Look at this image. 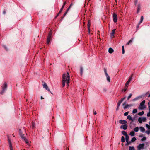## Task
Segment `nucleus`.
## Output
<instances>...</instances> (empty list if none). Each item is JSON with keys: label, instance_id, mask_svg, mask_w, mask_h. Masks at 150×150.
Masks as SVG:
<instances>
[{"label": "nucleus", "instance_id": "nucleus-1", "mask_svg": "<svg viewBox=\"0 0 150 150\" xmlns=\"http://www.w3.org/2000/svg\"><path fill=\"white\" fill-rule=\"evenodd\" d=\"M7 85L6 82H5L1 86L2 90L0 92V94L2 95L4 93L5 90L7 88Z\"/></svg>", "mask_w": 150, "mask_h": 150}, {"label": "nucleus", "instance_id": "nucleus-2", "mask_svg": "<svg viewBox=\"0 0 150 150\" xmlns=\"http://www.w3.org/2000/svg\"><path fill=\"white\" fill-rule=\"evenodd\" d=\"M66 75L67 74H66L65 73H64L62 76V87H64L65 84V82H66Z\"/></svg>", "mask_w": 150, "mask_h": 150}, {"label": "nucleus", "instance_id": "nucleus-3", "mask_svg": "<svg viewBox=\"0 0 150 150\" xmlns=\"http://www.w3.org/2000/svg\"><path fill=\"white\" fill-rule=\"evenodd\" d=\"M19 134L22 139L25 141V142L27 144H28V141L26 138L24 137V134H23L20 129L19 130Z\"/></svg>", "mask_w": 150, "mask_h": 150}, {"label": "nucleus", "instance_id": "nucleus-4", "mask_svg": "<svg viewBox=\"0 0 150 150\" xmlns=\"http://www.w3.org/2000/svg\"><path fill=\"white\" fill-rule=\"evenodd\" d=\"M145 102V100H143L142 102H141L140 103V105L139 107V108L140 109H143L145 108V107L144 106V104Z\"/></svg>", "mask_w": 150, "mask_h": 150}, {"label": "nucleus", "instance_id": "nucleus-5", "mask_svg": "<svg viewBox=\"0 0 150 150\" xmlns=\"http://www.w3.org/2000/svg\"><path fill=\"white\" fill-rule=\"evenodd\" d=\"M42 84L43 85V86L44 88H45L46 90H47L48 91L51 92L50 91V90L48 88L47 85L45 82L42 81Z\"/></svg>", "mask_w": 150, "mask_h": 150}, {"label": "nucleus", "instance_id": "nucleus-6", "mask_svg": "<svg viewBox=\"0 0 150 150\" xmlns=\"http://www.w3.org/2000/svg\"><path fill=\"white\" fill-rule=\"evenodd\" d=\"M70 76L69 73L67 72L66 75V83L67 86H68L69 83Z\"/></svg>", "mask_w": 150, "mask_h": 150}, {"label": "nucleus", "instance_id": "nucleus-7", "mask_svg": "<svg viewBox=\"0 0 150 150\" xmlns=\"http://www.w3.org/2000/svg\"><path fill=\"white\" fill-rule=\"evenodd\" d=\"M8 142L9 147L10 148V150H13L12 145L11 143V140L10 139L9 137L8 136Z\"/></svg>", "mask_w": 150, "mask_h": 150}, {"label": "nucleus", "instance_id": "nucleus-8", "mask_svg": "<svg viewBox=\"0 0 150 150\" xmlns=\"http://www.w3.org/2000/svg\"><path fill=\"white\" fill-rule=\"evenodd\" d=\"M113 21L115 23H116L117 21V16L116 14L115 13L113 14Z\"/></svg>", "mask_w": 150, "mask_h": 150}, {"label": "nucleus", "instance_id": "nucleus-9", "mask_svg": "<svg viewBox=\"0 0 150 150\" xmlns=\"http://www.w3.org/2000/svg\"><path fill=\"white\" fill-rule=\"evenodd\" d=\"M132 76H133V75L132 74L130 76L128 81H127V82H126V83L125 84V87H126L129 84V83L131 81V80L132 79Z\"/></svg>", "mask_w": 150, "mask_h": 150}, {"label": "nucleus", "instance_id": "nucleus-10", "mask_svg": "<svg viewBox=\"0 0 150 150\" xmlns=\"http://www.w3.org/2000/svg\"><path fill=\"white\" fill-rule=\"evenodd\" d=\"M144 143L140 144L137 147L138 150H140L141 149H143L144 148Z\"/></svg>", "mask_w": 150, "mask_h": 150}, {"label": "nucleus", "instance_id": "nucleus-11", "mask_svg": "<svg viewBox=\"0 0 150 150\" xmlns=\"http://www.w3.org/2000/svg\"><path fill=\"white\" fill-rule=\"evenodd\" d=\"M127 124L123 125H121L120 127V128H122L123 129L125 130H126L127 128Z\"/></svg>", "mask_w": 150, "mask_h": 150}, {"label": "nucleus", "instance_id": "nucleus-12", "mask_svg": "<svg viewBox=\"0 0 150 150\" xmlns=\"http://www.w3.org/2000/svg\"><path fill=\"white\" fill-rule=\"evenodd\" d=\"M119 122L122 125H125L127 124V122L124 120H119Z\"/></svg>", "mask_w": 150, "mask_h": 150}, {"label": "nucleus", "instance_id": "nucleus-13", "mask_svg": "<svg viewBox=\"0 0 150 150\" xmlns=\"http://www.w3.org/2000/svg\"><path fill=\"white\" fill-rule=\"evenodd\" d=\"M142 96H139L138 97H136V98L132 100V101H135L137 100H138L139 98H142Z\"/></svg>", "mask_w": 150, "mask_h": 150}, {"label": "nucleus", "instance_id": "nucleus-14", "mask_svg": "<svg viewBox=\"0 0 150 150\" xmlns=\"http://www.w3.org/2000/svg\"><path fill=\"white\" fill-rule=\"evenodd\" d=\"M115 31V29H114L112 30V32H111V33H110L111 37L114 36Z\"/></svg>", "mask_w": 150, "mask_h": 150}, {"label": "nucleus", "instance_id": "nucleus-15", "mask_svg": "<svg viewBox=\"0 0 150 150\" xmlns=\"http://www.w3.org/2000/svg\"><path fill=\"white\" fill-rule=\"evenodd\" d=\"M83 69L81 66L80 67V73L81 74V76H82V75L83 74Z\"/></svg>", "mask_w": 150, "mask_h": 150}, {"label": "nucleus", "instance_id": "nucleus-16", "mask_svg": "<svg viewBox=\"0 0 150 150\" xmlns=\"http://www.w3.org/2000/svg\"><path fill=\"white\" fill-rule=\"evenodd\" d=\"M133 105L132 104H130V105H128L127 104L124 107V109H126L128 107H130L132 106Z\"/></svg>", "mask_w": 150, "mask_h": 150}, {"label": "nucleus", "instance_id": "nucleus-17", "mask_svg": "<svg viewBox=\"0 0 150 150\" xmlns=\"http://www.w3.org/2000/svg\"><path fill=\"white\" fill-rule=\"evenodd\" d=\"M127 119L129 120L132 121H133V119H132V117L130 115L127 116Z\"/></svg>", "mask_w": 150, "mask_h": 150}, {"label": "nucleus", "instance_id": "nucleus-18", "mask_svg": "<svg viewBox=\"0 0 150 150\" xmlns=\"http://www.w3.org/2000/svg\"><path fill=\"white\" fill-rule=\"evenodd\" d=\"M51 38L47 37V44H48L49 43L50 41L51 40Z\"/></svg>", "mask_w": 150, "mask_h": 150}, {"label": "nucleus", "instance_id": "nucleus-19", "mask_svg": "<svg viewBox=\"0 0 150 150\" xmlns=\"http://www.w3.org/2000/svg\"><path fill=\"white\" fill-rule=\"evenodd\" d=\"M113 51H114V50L112 48H110L109 49L108 52L109 53H112V52H113Z\"/></svg>", "mask_w": 150, "mask_h": 150}, {"label": "nucleus", "instance_id": "nucleus-20", "mask_svg": "<svg viewBox=\"0 0 150 150\" xmlns=\"http://www.w3.org/2000/svg\"><path fill=\"white\" fill-rule=\"evenodd\" d=\"M106 77L108 81L109 82H110V78L109 76L108 75V74H107L106 75Z\"/></svg>", "mask_w": 150, "mask_h": 150}, {"label": "nucleus", "instance_id": "nucleus-21", "mask_svg": "<svg viewBox=\"0 0 150 150\" xmlns=\"http://www.w3.org/2000/svg\"><path fill=\"white\" fill-rule=\"evenodd\" d=\"M143 16H141L140 21L138 23L139 25H140L143 21Z\"/></svg>", "mask_w": 150, "mask_h": 150}, {"label": "nucleus", "instance_id": "nucleus-22", "mask_svg": "<svg viewBox=\"0 0 150 150\" xmlns=\"http://www.w3.org/2000/svg\"><path fill=\"white\" fill-rule=\"evenodd\" d=\"M135 135V133L134 131H131L129 134V135H131V136H133Z\"/></svg>", "mask_w": 150, "mask_h": 150}, {"label": "nucleus", "instance_id": "nucleus-23", "mask_svg": "<svg viewBox=\"0 0 150 150\" xmlns=\"http://www.w3.org/2000/svg\"><path fill=\"white\" fill-rule=\"evenodd\" d=\"M139 128H140V131L141 132H144V131L145 130V129L143 127H140Z\"/></svg>", "mask_w": 150, "mask_h": 150}, {"label": "nucleus", "instance_id": "nucleus-24", "mask_svg": "<svg viewBox=\"0 0 150 150\" xmlns=\"http://www.w3.org/2000/svg\"><path fill=\"white\" fill-rule=\"evenodd\" d=\"M125 139L126 142H127L129 139V137L128 135L125 136Z\"/></svg>", "mask_w": 150, "mask_h": 150}, {"label": "nucleus", "instance_id": "nucleus-25", "mask_svg": "<svg viewBox=\"0 0 150 150\" xmlns=\"http://www.w3.org/2000/svg\"><path fill=\"white\" fill-rule=\"evenodd\" d=\"M73 4L72 3H71L70 4L69 6V7H68V8H67V9L66 11H69V10H70V9L71 7L73 6Z\"/></svg>", "mask_w": 150, "mask_h": 150}, {"label": "nucleus", "instance_id": "nucleus-26", "mask_svg": "<svg viewBox=\"0 0 150 150\" xmlns=\"http://www.w3.org/2000/svg\"><path fill=\"white\" fill-rule=\"evenodd\" d=\"M122 134L124 136H126L127 135L126 132L125 131H123L122 132Z\"/></svg>", "mask_w": 150, "mask_h": 150}, {"label": "nucleus", "instance_id": "nucleus-27", "mask_svg": "<svg viewBox=\"0 0 150 150\" xmlns=\"http://www.w3.org/2000/svg\"><path fill=\"white\" fill-rule=\"evenodd\" d=\"M134 131L135 132H137L139 130V128L138 127H136L134 129Z\"/></svg>", "mask_w": 150, "mask_h": 150}, {"label": "nucleus", "instance_id": "nucleus-28", "mask_svg": "<svg viewBox=\"0 0 150 150\" xmlns=\"http://www.w3.org/2000/svg\"><path fill=\"white\" fill-rule=\"evenodd\" d=\"M121 141L122 142H125V138L124 136H122L121 139Z\"/></svg>", "mask_w": 150, "mask_h": 150}, {"label": "nucleus", "instance_id": "nucleus-29", "mask_svg": "<svg viewBox=\"0 0 150 150\" xmlns=\"http://www.w3.org/2000/svg\"><path fill=\"white\" fill-rule=\"evenodd\" d=\"M142 117H139L138 118V121L140 123H142Z\"/></svg>", "mask_w": 150, "mask_h": 150}, {"label": "nucleus", "instance_id": "nucleus-30", "mask_svg": "<svg viewBox=\"0 0 150 150\" xmlns=\"http://www.w3.org/2000/svg\"><path fill=\"white\" fill-rule=\"evenodd\" d=\"M52 34V31L51 30H50V32H49V34H48V37H49L51 38V37Z\"/></svg>", "mask_w": 150, "mask_h": 150}, {"label": "nucleus", "instance_id": "nucleus-31", "mask_svg": "<svg viewBox=\"0 0 150 150\" xmlns=\"http://www.w3.org/2000/svg\"><path fill=\"white\" fill-rule=\"evenodd\" d=\"M144 112L142 111L138 113V114L139 116H142L144 114Z\"/></svg>", "mask_w": 150, "mask_h": 150}, {"label": "nucleus", "instance_id": "nucleus-32", "mask_svg": "<svg viewBox=\"0 0 150 150\" xmlns=\"http://www.w3.org/2000/svg\"><path fill=\"white\" fill-rule=\"evenodd\" d=\"M129 150H135V149L133 146H129Z\"/></svg>", "mask_w": 150, "mask_h": 150}, {"label": "nucleus", "instance_id": "nucleus-33", "mask_svg": "<svg viewBox=\"0 0 150 150\" xmlns=\"http://www.w3.org/2000/svg\"><path fill=\"white\" fill-rule=\"evenodd\" d=\"M137 109H134L133 110L132 112L134 114L136 113L137 112Z\"/></svg>", "mask_w": 150, "mask_h": 150}, {"label": "nucleus", "instance_id": "nucleus-34", "mask_svg": "<svg viewBox=\"0 0 150 150\" xmlns=\"http://www.w3.org/2000/svg\"><path fill=\"white\" fill-rule=\"evenodd\" d=\"M136 140V139L135 137L132 138L131 139V141L132 142L135 141Z\"/></svg>", "mask_w": 150, "mask_h": 150}, {"label": "nucleus", "instance_id": "nucleus-35", "mask_svg": "<svg viewBox=\"0 0 150 150\" xmlns=\"http://www.w3.org/2000/svg\"><path fill=\"white\" fill-rule=\"evenodd\" d=\"M146 127L148 129H150V126L148 124L146 125Z\"/></svg>", "mask_w": 150, "mask_h": 150}, {"label": "nucleus", "instance_id": "nucleus-36", "mask_svg": "<svg viewBox=\"0 0 150 150\" xmlns=\"http://www.w3.org/2000/svg\"><path fill=\"white\" fill-rule=\"evenodd\" d=\"M132 42V39H131L129 41H128L127 43V45H129V44Z\"/></svg>", "mask_w": 150, "mask_h": 150}, {"label": "nucleus", "instance_id": "nucleus-37", "mask_svg": "<svg viewBox=\"0 0 150 150\" xmlns=\"http://www.w3.org/2000/svg\"><path fill=\"white\" fill-rule=\"evenodd\" d=\"M122 54H123L125 53V50L124 46H122Z\"/></svg>", "mask_w": 150, "mask_h": 150}, {"label": "nucleus", "instance_id": "nucleus-38", "mask_svg": "<svg viewBox=\"0 0 150 150\" xmlns=\"http://www.w3.org/2000/svg\"><path fill=\"white\" fill-rule=\"evenodd\" d=\"M132 94L131 93L130 94L129 96L127 97V100H129L130 98L131 97Z\"/></svg>", "mask_w": 150, "mask_h": 150}, {"label": "nucleus", "instance_id": "nucleus-39", "mask_svg": "<svg viewBox=\"0 0 150 150\" xmlns=\"http://www.w3.org/2000/svg\"><path fill=\"white\" fill-rule=\"evenodd\" d=\"M142 121L143 122H145L146 120V117H142Z\"/></svg>", "mask_w": 150, "mask_h": 150}, {"label": "nucleus", "instance_id": "nucleus-40", "mask_svg": "<svg viewBox=\"0 0 150 150\" xmlns=\"http://www.w3.org/2000/svg\"><path fill=\"white\" fill-rule=\"evenodd\" d=\"M140 5L139 4L138 5V8H137V13L139 12L140 10Z\"/></svg>", "mask_w": 150, "mask_h": 150}, {"label": "nucleus", "instance_id": "nucleus-41", "mask_svg": "<svg viewBox=\"0 0 150 150\" xmlns=\"http://www.w3.org/2000/svg\"><path fill=\"white\" fill-rule=\"evenodd\" d=\"M146 133L148 135L150 134V129L149 130H147L146 131Z\"/></svg>", "mask_w": 150, "mask_h": 150}, {"label": "nucleus", "instance_id": "nucleus-42", "mask_svg": "<svg viewBox=\"0 0 150 150\" xmlns=\"http://www.w3.org/2000/svg\"><path fill=\"white\" fill-rule=\"evenodd\" d=\"M129 113V112H128V111L127 112H125L124 113V115L125 116H127L128 115Z\"/></svg>", "mask_w": 150, "mask_h": 150}, {"label": "nucleus", "instance_id": "nucleus-43", "mask_svg": "<svg viewBox=\"0 0 150 150\" xmlns=\"http://www.w3.org/2000/svg\"><path fill=\"white\" fill-rule=\"evenodd\" d=\"M67 3V1H65L63 4L62 6H63V7H64L65 5Z\"/></svg>", "mask_w": 150, "mask_h": 150}, {"label": "nucleus", "instance_id": "nucleus-44", "mask_svg": "<svg viewBox=\"0 0 150 150\" xmlns=\"http://www.w3.org/2000/svg\"><path fill=\"white\" fill-rule=\"evenodd\" d=\"M126 96H125L124 98H122L120 100L122 101V102H123L124 100V99L126 98Z\"/></svg>", "mask_w": 150, "mask_h": 150}, {"label": "nucleus", "instance_id": "nucleus-45", "mask_svg": "<svg viewBox=\"0 0 150 150\" xmlns=\"http://www.w3.org/2000/svg\"><path fill=\"white\" fill-rule=\"evenodd\" d=\"M35 127V123L33 122L32 124V128H33Z\"/></svg>", "mask_w": 150, "mask_h": 150}, {"label": "nucleus", "instance_id": "nucleus-46", "mask_svg": "<svg viewBox=\"0 0 150 150\" xmlns=\"http://www.w3.org/2000/svg\"><path fill=\"white\" fill-rule=\"evenodd\" d=\"M131 142H131V141H128V142H127L126 145H127L130 144V143H131Z\"/></svg>", "mask_w": 150, "mask_h": 150}, {"label": "nucleus", "instance_id": "nucleus-47", "mask_svg": "<svg viewBox=\"0 0 150 150\" xmlns=\"http://www.w3.org/2000/svg\"><path fill=\"white\" fill-rule=\"evenodd\" d=\"M122 101H121V100H120L119 102H118L117 103V104L118 105H120V104L122 102Z\"/></svg>", "mask_w": 150, "mask_h": 150}, {"label": "nucleus", "instance_id": "nucleus-48", "mask_svg": "<svg viewBox=\"0 0 150 150\" xmlns=\"http://www.w3.org/2000/svg\"><path fill=\"white\" fill-rule=\"evenodd\" d=\"M127 88L125 86V88H124V89H123L122 91V92H125V91H126L127 89Z\"/></svg>", "mask_w": 150, "mask_h": 150}, {"label": "nucleus", "instance_id": "nucleus-49", "mask_svg": "<svg viewBox=\"0 0 150 150\" xmlns=\"http://www.w3.org/2000/svg\"><path fill=\"white\" fill-rule=\"evenodd\" d=\"M68 11H66V12H65V13L64 14L63 16V17H65V16H66V15L67 13H68Z\"/></svg>", "mask_w": 150, "mask_h": 150}, {"label": "nucleus", "instance_id": "nucleus-50", "mask_svg": "<svg viewBox=\"0 0 150 150\" xmlns=\"http://www.w3.org/2000/svg\"><path fill=\"white\" fill-rule=\"evenodd\" d=\"M68 11H66V12H65V13L64 14L63 16V17H65V16H66V15L67 13H68Z\"/></svg>", "mask_w": 150, "mask_h": 150}, {"label": "nucleus", "instance_id": "nucleus-51", "mask_svg": "<svg viewBox=\"0 0 150 150\" xmlns=\"http://www.w3.org/2000/svg\"><path fill=\"white\" fill-rule=\"evenodd\" d=\"M120 106V105H118V104H117V107L116 109V110L117 111L118 110L119 108V107Z\"/></svg>", "mask_w": 150, "mask_h": 150}, {"label": "nucleus", "instance_id": "nucleus-52", "mask_svg": "<svg viewBox=\"0 0 150 150\" xmlns=\"http://www.w3.org/2000/svg\"><path fill=\"white\" fill-rule=\"evenodd\" d=\"M146 139V137H143V138H142V139H141V140L142 141H144V140H145Z\"/></svg>", "mask_w": 150, "mask_h": 150}, {"label": "nucleus", "instance_id": "nucleus-53", "mask_svg": "<svg viewBox=\"0 0 150 150\" xmlns=\"http://www.w3.org/2000/svg\"><path fill=\"white\" fill-rule=\"evenodd\" d=\"M104 72H105V75H107V74H108L107 72V71L105 69H104Z\"/></svg>", "mask_w": 150, "mask_h": 150}, {"label": "nucleus", "instance_id": "nucleus-54", "mask_svg": "<svg viewBox=\"0 0 150 150\" xmlns=\"http://www.w3.org/2000/svg\"><path fill=\"white\" fill-rule=\"evenodd\" d=\"M149 107V110H150V100L148 103Z\"/></svg>", "mask_w": 150, "mask_h": 150}, {"label": "nucleus", "instance_id": "nucleus-55", "mask_svg": "<svg viewBox=\"0 0 150 150\" xmlns=\"http://www.w3.org/2000/svg\"><path fill=\"white\" fill-rule=\"evenodd\" d=\"M150 110L149 112L147 114V116L148 117H150V110Z\"/></svg>", "mask_w": 150, "mask_h": 150}, {"label": "nucleus", "instance_id": "nucleus-56", "mask_svg": "<svg viewBox=\"0 0 150 150\" xmlns=\"http://www.w3.org/2000/svg\"><path fill=\"white\" fill-rule=\"evenodd\" d=\"M3 47L6 50H7V48L6 47V46L5 45H3Z\"/></svg>", "mask_w": 150, "mask_h": 150}, {"label": "nucleus", "instance_id": "nucleus-57", "mask_svg": "<svg viewBox=\"0 0 150 150\" xmlns=\"http://www.w3.org/2000/svg\"><path fill=\"white\" fill-rule=\"evenodd\" d=\"M139 25V23H138V25L137 26H136V28H137V30H138V28H139V25Z\"/></svg>", "mask_w": 150, "mask_h": 150}, {"label": "nucleus", "instance_id": "nucleus-58", "mask_svg": "<svg viewBox=\"0 0 150 150\" xmlns=\"http://www.w3.org/2000/svg\"><path fill=\"white\" fill-rule=\"evenodd\" d=\"M138 0H134V3L136 5L137 3Z\"/></svg>", "mask_w": 150, "mask_h": 150}, {"label": "nucleus", "instance_id": "nucleus-59", "mask_svg": "<svg viewBox=\"0 0 150 150\" xmlns=\"http://www.w3.org/2000/svg\"><path fill=\"white\" fill-rule=\"evenodd\" d=\"M59 13H58L57 16L55 17V18H56L59 15Z\"/></svg>", "mask_w": 150, "mask_h": 150}, {"label": "nucleus", "instance_id": "nucleus-60", "mask_svg": "<svg viewBox=\"0 0 150 150\" xmlns=\"http://www.w3.org/2000/svg\"><path fill=\"white\" fill-rule=\"evenodd\" d=\"M3 13L4 14H5L6 13V11L5 10L3 11Z\"/></svg>", "mask_w": 150, "mask_h": 150}, {"label": "nucleus", "instance_id": "nucleus-61", "mask_svg": "<svg viewBox=\"0 0 150 150\" xmlns=\"http://www.w3.org/2000/svg\"><path fill=\"white\" fill-rule=\"evenodd\" d=\"M126 103V102H125L122 105L123 106H124Z\"/></svg>", "mask_w": 150, "mask_h": 150}, {"label": "nucleus", "instance_id": "nucleus-62", "mask_svg": "<svg viewBox=\"0 0 150 150\" xmlns=\"http://www.w3.org/2000/svg\"><path fill=\"white\" fill-rule=\"evenodd\" d=\"M62 10L60 9V11H59L58 12V13L60 14L62 12Z\"/></svg>", "mask_w": 150, "mask_h": 150}, {"label": "nucleus", "instance_id": "nucleus-63", "mask_svg": "<svg viewBox=\"0 0 150 150\" xmlns=\"http://www.w3.org/2000/svg\"><path fill=\"white\" fill-rule=\"evenodd\" d=\"M97 114V113L96 112V111H94V112H93V114L95 115H96Z\"/></svg>", "mask_w": 150, "mask_h": 150}, {"label": "nucleus", "instance_id": "nucleus-64", "mask_svg": "<svg viewBox=\"0 0 150 150\" xmlns=\"http://www.w3.org/2000/svg\"><path fill=\"white\" fill-rule=\"evenodd\" d=\"M64 8V7H63V6H62V7L60 9L62 11V10H63V9Z\"/></svg>", "mask_w": 150, "mask_h": 150}]
</instances>
